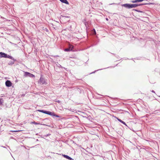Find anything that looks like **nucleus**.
Here are the masks:
<instances>
[{
    "mask_svg": "<svg viewBox=\"0 0 160 160\" xmlns=\"http://www.w3.org/2000/svg\"><path fill=\"white\" fill-rule=\"evenodd\" d=\"M147 3H142V4H129L128 3H126L123 4L122 5V7H124L127 8H135L136 7L147 4Z\"/></svg>",
    "mask_w": 160,
    "mask_h": 160,
    "instance_id": "nucleus-1",
    "label": "nucleus"
},
{
    "mask_svg": "<svg viewBox=\"0 0 160 160\" xmlns=\"http://www.w3.org/2000/svg\"><path fill=\"white\" fill-rule=\"evenodd\" d=\"M38 111H39V112H41L47 114H48L51 116H54L58 118L59 117V116H58V115L55 114L54 113L51 112L50 111H45L43 110H38Z\"/></svg>",
    "mask_w": 160,
    "mask_h": 160,
    "instance_id": "nucleus-2",
    "label": "nucleus"
},
{
    "mask_svg": "<svg viewBox=\"0 0 160 160\" xmlns=\"http://www.w3.org/2000/svg\"><path fill=\"white\" fill-rule=\"evenodd\" d=\"M38 82L40 84H46V81L45 79L42 77H41Z\"/></svg>",
    "mask_w": 160,
    "mask_h": 160,
    "instance_id": "nucleus-3",
    "label": "nucleus"
},
{
    "mask_svg": "<svg viewBox=\"0 0 160 160\" xmlns=\"http://www.w3.org/2000/svg\"><path fill=\"white\" fill-rule=\"evenodd\" d=\"M24 76L26 77H34L35 76L32 74L28 72H25Z\"/></svg>",
    "mask_w": 160,
    "mask_h": 160,
    "instance_id": "nucleus-4",
    "label": "nucleus"
},
{
    "mask_svg": "<svg viewBox=\"0 0 160 160\" xmlns=\"http://www.w3.org/2000/svg\"><path fill=\"white\" fill-rule=\"evenodd\" d=\"M5 85L8 87H10L12 85V83L10 81L7 80L5 82Z\"/></svg>",
    "mask_w": 160,
    "mask_h": 160,
    "instance_id": "nucleus-5",
    "label": "nucleus"
},
{
    "mask_svg": "<svg viewBox=\"0 0 160 160\" xmlns=\"http://www.w3.org/2000/svg\"><path fill=\"white\" fill-rule=\"evenodd\" d=\"M7 55V54L4 53V52H0V58H6Z\"/></svg>",
    "mask_w": 160,
    "mask_h": 160,
    "instance_id": "nucleus-6",
    "label": "nucleus"
},
{
    "mask_svg": "<svg viewBox=\"0 0 160 160\" xmlns=\"http://www.w3.org/2000/svg\"><path fill=\"white\" fill-rule=\"evenodd\" d=\"M16 61V60L15 59L14 60H13L12 61H10L8 63V65H12Z\"/></svg>",
    "mask_w": 160,
    "mask_h": 160,
    "instance_id": "nucleus-7",
    "label": "nucleus"
},
{
    "mask_svg": "<svg viewBox=\"0 0 160 160\" xmlns=\"http://www.w3.org/2000/svg\"><path fill=\"white\" fill-rule=\"evenodd\" d=\"M6 58H8L12 60H15V59L14 58L10 56L9 55H8V54L7 55Z\"/></svg>",
    "mask_w": 160,
    "mask_h": 160,
    "instance_id": "nucleus-8",
    "label": "nucleus"
},
{
    "mask_svg": "<svg viewBox=\"0 0 160 160\" xmlns=\"http://www.w3.org/2000/svg\"><path fill=\"white\" fill-rule=\"evenodd\" d=\"M64 158H66L67 159H68L69 160H71L72 159V158H71L70 157L67 155H63Z\"/></svg>",
    "mask_w": 160,
    "mask_h": 160,
    "instance_id": "nucleus-9",
    "label": "nucleus"
},
{
    "mask_svg": "<svg viewBox=\"0 0 160 160\" xmlns=\"http://www.w3.org/2000/svg\"><path fill=\"white\" fill-rule=\"evenodd\" d=\"M117 119L120 122H121L123 124L125 125L126 126H127L126 124L125 123V122H123V121L121 119H120L119 118H117Z\"/></svg>",
    "mask_w": 160,
    "mask_h": 160,
    "instance_id": "nucleus-10",
    "label": "nucleus"
},
{
    "mask_svg": "<svg viewBox=\"0 0 160 160\" xmlns=\"http://www.w3.org/2000/svg\"><path fill=\"white\" fill-rule=\"evenodd\" d=\"M62 2L65 3L66 4H68V2L67 0H60Z\"/></svg>",
    "mask_w": 160,
    "mask_h": 160,
    "instance_id": "nucleus-11",
    "label": "nucleus"
},
{
    "mask_svg": "<svg viewBox=\"0 0 160 160\" xmlns=\"http://www.w3.org/2000/svg\"><path fill=\"white\" fill-rule=\"evenodd\" d=\"M73 48H74V47L73 46H72V45H69V48H70V49H72V51L73 50Z\"/></svg>",
    "mask_w": 160,
    "mask_h": 160,
    "instance_id": "nucleus-12",
    "label": "nucleus"
},
{
    "mask_svg": "<svg viewBox=\"0 0 160 160\" xmlns=\"http://www.w3.org/2000/svg\"><path fill=\"white\" fill-rule=\"evenodd\" d=\"M72 51V49H70L69 48H66V49H64V51H66V52H68V51Z\"/></svg>",
    "mask_w": 160,
    "mask_h": 160,
    "instance_id": "nucleus-13",
    "label": "nucleus"
},
{
    "mask_svg": "<svg viewBox=\"0 0 160 160\" xmlns=\"http://www.w3.org/2000/svg\"><path fill=\"white\" fill-rule=\"evenodd\" d=\"M32 123H33V124H35V125H39V124H40L39 123L37 122H32Z\"/></svg>",
    "mask_w": 160,
    "mask_h": 160,
    "instance_id": "nucleus-14",
    "label": "nucleus"
},
{
    "mask_svg": "<svg viewBox=\"0 0 160 160\" xmlns=\"http://www.w3.org/2000/svg\"><path fill=\"white\" fill-rule=\"evenodd\" d=\"M138 2V0H133L131 1V2L134 3H137Z\"/></svg>",
    "mask_w": 160,
    "mask_h": 160,
    "instance_id": "nucleus-15",
    "label": "nucleus"
},
{
    "mask_svg": "<svg viewBox=\"0 0 160 160\" xmlns=\"http://www.w3.org/2000/svg\"><path fill=\"white\" fill-rule=\"evenodd\" d=\"M135 10L136 11H137V12H143L142 11H140V10Z\"/></svg>",
    "mask_w": 160,
    "mask_h": 160,
    "instance_id": "nucleus-16",
    "label": "nucleus"
},
{
    "mask_svg": "<svg viewBox=\"0 0 160 160\" xmlns=\"http://www.w3.org/2000/svg\"><path fill=\"white\" fill-rule=\"evenodd\" d=\"M145 0H138V2H142Z\"/></svg>",
    "mask_w": 160,
    "mask_h": 160,
    "instance_id": "nucleus-17",
    "label": "nucleus"
},
{
    "mask_svg": "<svg viewBox=\"0 0 160 160\" xmlns=\"http://www.w3.org/2000/svg\"><path fill=\"white\" fill-rule=\"evenodd\" d=\"M93 31L94 32V34H96V32L95 30V29H93Z\"/></svg>",
    "mask_w": 160,
    "mask_h": 160,
    "instance_id": "nucleus-18",
    "label": "nucleus"
},
{
    "mask_svg": "<svg viewBox=\"0 0 160 160\" xmlns=\"http://www.w3.org/2000/svg\"><path fill=\"white\" fill-rule=\"evenodd\" d=\"M49 135V134H47V135H46L44 136H45V137H47V136H48Z\"/></svg>",
    "mask_w": 160,
    "mask_h": 160,
    "instance_id": "nucleus-19",
    "label": "nucleus"
},
{
    "mask_svg": "<svg viewBox=\"0 0 160 160\" xmlns=\"http://www.w3.org/2000/svg\"><path fill=\"white\" fill-rule=\"evenodd\" d=\"M151 92H152L155 93V91H154V90H152V91H151Z\"/></svg>",
    "mask_w": 160,
    "mask_h": 160,
    "instance_id": "nucleus-20",
    "label": "nucleus"
},
{
    "mask_svg": "<svg viewBox=\"0 0 160 160\" xmlns=\"http://www.w3.org/2000/svg\"><path fill=\"white\" fill-rule=\"evenodd\" d=\"M102 69H99V70H97V71L99 70H102Z\"/></svg>",
    "mask_w": 160,
    "mask_h": 160,
    "instance_id": "nucleus-21",
    "label": "nucleus"
},
{
    "mask_svg": "<svg viewBox=\"0 0 160 160\" xmlns=\"http://www.w3.org/2000/svg\"><path fill=\"white\" fill-rule=\"evenodd\" d=\"M106 19L107 20H108V19L107 18H106Z\"/></svg>",
    "mask_w": 160,
    "mask_h": 160,
    "instance_id": "nucleus-22",
    "label": "nucleus"
},
{
    "mask_svg": "<svg viewBox=\"0 0 160 160\" xmlns=\"http://www.w3.org/2000/svg\"><path fill=\"white\" fill-rule=\"evenodd\" d=\"M96 71H95L94 72H92L91 73H94V72H96Z\"/></svg>",
    "mask_w": 160,
    "mask_h": 160,
    "instance_id": "nucleus-23",
    "label": "nucleus"
},
{
    "mask_svg": "<svg viewBox=\"0 0 160 160\" xmlns=\"http://www.w3.org/2000/svg\"><path fill=\"white\" fill-rule=\"evenodd\" d=\"M12 131L13 132H17L18 131Z\"/></svg>",
    "mask_w": 160,
    "mask_h": 160,
    "instance_id": "nucleus-24",
    "label": "nucleus"
}]
</instances>
